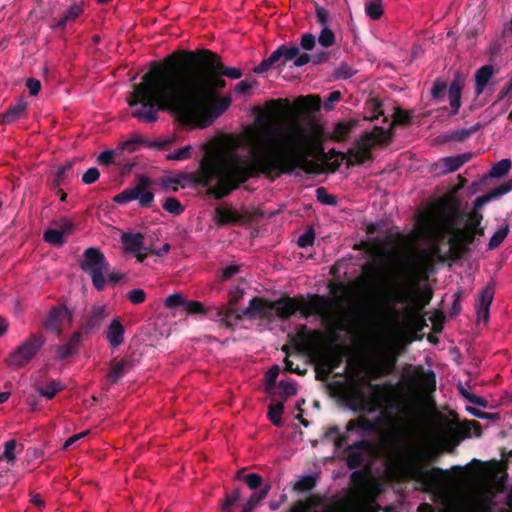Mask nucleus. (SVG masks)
Segmentation results:
<instances>
[{"label": "nucleus", "instance_id": "48", "mask_svg": "<svg viewBox=\"0 0 512 512\" xmlns=\"http://www.w3.org/2000/svg\"><path fill=\"white\" fill-rule=\"evenodd\" d=\"M186 300L183 298L181 294L175 293L169 295L165 300V306L168 308H175L177 306L185 305Z\"/></svg>", "mask_w": 512, "mask_h": 512}, {"label": "nucleus", "instance_id": "1", "mask_svg": "<svg viewBox=\"0 0 512 512\" xmlns=\"http://www.w3.org/2000/svg\"><path fill=\"white\" fill-rule=\"evenodd\" d=\"M289 110L288 100H271L244 137H228L207 147L199 178L217 199L258 173L292 169L321 140V127L315 119L283 121Z\"/></svg>", "mask_w": 512, "mask_h": 512}, {"label": "nucleus", "instance_id": "35", "mask_svg": "<svg viewBox=\"0 0 512 512\" xmlns=\"http://www.w3.org/2000/svg\"><path fill=\"white\" fill-rule=\"evenodd\" d=\"M509 233V225L506 224L505 226L498 229L490 238L488 243V249L493 250L500 246V244L505 240Z\"/></svg>", "mask_w": 512, "mask_h": 512}, {"label": "nucleus", "instance_id": "37", "mask_svg": "<svg viewBox=\"0 0 512 512\" xmlns=\"http://www.w3.org/2000/svg\"><path fill=\"white\" fill-rule=\"evenodd\" d=\"M192 156V146L186 145L167 154L166 159L171 161H183Z\"/></svg>", "mask_w": 512, "mask_h": 512}, {"label": "nucleus", "instance_id": "42", "mask_svg": "<svg viewBox=\"0 0 512 512\" xmlns=\"http://www.w3.org/2000/svg\"><path fill=\"white\" fill-rule=\"evenodd\" d=\"M163 209L173 215H180L184 211V207L181 205V203L178 201V199L174 197L167 198L163 205Z\"/></svg>", "mask_w": 512, "mask_h": 512}, {"label": "nucleus", "instance_id": "39", "mask_svg": "<svg viewBox=\"0 0 512 512\" xmlns=\"http://www.w3.org/2000/svg\"><path fill=\"white\" fill-rule=\"evenodd\" d=\"M61 389L62 385L59 382L53 380L47 383V385L44 387H38L37 392L47 399H52Z\"/></svg>", "mask_w": 512, "mask_h": 512}, {"label": "nucleus", "instance_id": "62", "mask_svg": "<svg viewBox=\"0 0 512 512\" xmlns=\"http://www.w3.org/2000/svg\"><path fill=\"white\" fill-rule=\"evenodd\" d=\"M353 74V70L347 65L340 66L335 72L336 77L339 79H348L352 77Z\"/></svg>", "mask_w": 512, "mask_h": 512}, {"label": "nucleus", "instance_id": "36", "mask_svg": "<svg viewBox=\"0 0 512 512\" xmlns=\"http://www.w3.org/2000/svg\"><path fill=\"white\" fill-rule=\"evenodd\" d=\"M366 14L373 20L379 19L383 14L382 0H372L365 4Z\"/></svg>", "mask_w": 512, "mask_h": 512}, {"label": "nucleus", "instance_id": "28", "mask_svg": "<svg viewBox=\"0 0 512 512\" xmlns=\"http://www.w3.org/2000/svg\"><path fill=\"white\" fill-rule=\"evenodd\" d=\"M462 86L459 80H454L449 87V102L453 114H457L461 106Z\"/></svg>", "mask_w": 512, "mask_h": 512}, {"label": "nucleus", "instance_id": "46", "mask_svg": "<svg viewBox=\"0 0 512 512\" xmlns=\"http://www.w3.org/2000/svg\"><path fill=\"white\" fill-rule=\"evenodd\" d=\"M297 102L308 109L317 110L320 108L321 99L319 96L309 95L306 97H300Z\"/></svg>", "mask_w": 512, "mask_h": 512}, {"label": "nucleus", "instance_id": "7", "mask_svg": "<svg viewBox=\"0 0 512 512\" xmlns=\"http://www.w3.org/2000/svg\"><path fill=\"white\" fill-rule=\"evenodd\" d=\"M296 312L307 318L312 315H319L325 320H331L329 300L325 297L316 296L310 301L303 298H284L275 302H268L262 298H253L248 307L243 309L241 316L248 318L259 317L271 320L274 316L287 319Z\"/></svg>", "mask_w": 512, "mask_h": 512}, {"label": "nucleus", "instance_id": "41", "mask_svg": "<svg viewBox=\"0 0 512 512\" xmlns=\"http://www.w3.org/2000/svg\"><path fill=\"white\" fill-rule=\"evenodd\" d=\"M65 231L49 229L44 233V240L53 245H61L64 242Z\"/></svg>", "mask_w": 512, "mask_h": 512}, {"label": "nucleus", "instance_id": "45", "mask_svg": "<svg viewBox=\"0 0 512 512\" xmlns=\"http://www.w3.org/2000/svg\"><path fill=\"white\" fill-rule=\"evenodd\" d=\"M126 298L134 305H139L145 302L146 293L141 288H135L127 292Z\"/></svg>", "mask_w": 512, "mask_h": 512}, {"label": "nucleus", "instance_id": "56", "mask_svg": "<svg viewBox=\"0 0 512 512\" xmlns=\"http://www.w3.org/2000/svg\"><path fill=\"white\" fill-rule=\"evenodd\" d=\"M316 44L315 36L311 33L304 34L301 38V47L305 50H312Z\"/></svg>", "mask_w": 512, "mask_h": 512}, {"label": "nucleus", "instance_id": "52", "mask_svg": "<svg viewBox=\"0 0 512 512\" xmlns=\"http://www.w3.org/2000/svg\"><path fill=\"white\" fill-rule=\"evenodd\" d=\"M245 482L250 489L255 490L261 486L262 477L259 474L250 473L245 476Z\"/></svg>", "mask_w": 512, "mask_h": 512}, {"label": "nucleus", "instance_id": "16", "mask_svg": "<svg viewBox=\"0 0 512 512\" xmlns=\"http://www.w3.org/2000/svg\"><path fill=\"white\" fill-rule=\"evenodd\" d=\"M72 321V313L65 306H57L49 312L44 326L47 330L60 335L63 329Z\"/></svg>", "mask_w": 512, "mask_h": 512}, {"label": "nucleus", "instance_id": "4", "mask_svg": "<svg viewBox=\"0 0 512 512\" xmlns=\"http://www.w3.org/2000/svg\"><path fill=\"white\" fill-rule=\"evenodd\" d=\"M457 224V208L444 200L435 201L419 213L412 237L428 241L437 251L439 243L449 236L451 248L462 251L473 243L477 233L484 234L479 219H470L462 228Z\"/></svg>", "mask_w": 512, "mask_h": 512}, {"label": "nucleus", "instance_id": "43", "mask_svg": "<svg viewBox=\"0 0 512 512\" xmlns=\"http://www.w3.org/2000/svg\"><path fill=\"white\" fill-rule=\"evenodd\" d=\"M318 42L323 47H331L335 43V35L333 31L328 28L327 26L323 27L319 36H318Z\"/></svg>", "mask_w": 512, "mask_h": 512}, {"label": "nucleus", "instance_id": "60", "mask_svg": "<svg viewBox=\"0 0 512 512\" xmlns=\"http://www.w3.org/2000/svg\"><path fill=\"white\" fill-rule=\"evenodd\" d=\"M114 160V151L113 150H105L100 153L98 156V162L100 164L109 165L113 163Z\"/></svg>", "mask_w": 512, "mask_h": 512}, {"label": "nucleus", "instance_id": "64", "mask_svg": "<svg viewBox=\"0 0 512 512\" xmlns=\"http://www.w3.org/2000/svg\"><path fill=\"white\" fill-rule=\"evenodd\" d=\"M410 293L407 290H399L394 294V301L397 303H408L410 301Z\"/></svg>", "mask_w": 512, "mask_h": 512}, {"label": "nucleus", "instance_id": "21", "mask_svg": "<svg viewBox=\"0 0 512 512\" xmlns=\"http://www.w3.org/2000/svg\"><path fill=\"white\" fill-rule=\"evenodd\" d=\"M84 11L82 3H73L71 4L67 10L63 13V15L56 21L53 22L51 27L53 29H61L64 28L69 23L74 22L77 18H79Z\"/></svg>", "mask_w": 512, "mask_h": 512}, {"label": "nucleus", "instance_id": "19", "mask_svg": "<svg viewBox=\"0 0 512 512\" xmlns=\"http://www.w3.org/2000/svg\"><path fill=\"white\" fill-rule=\"evenodd\" d=\"M494 288L492 285H487L480 293L477 300L476 311L479 321L487 322L489 319V309L494 298Z\"/></svg>", "mask_w": 512, "mask_h": 512}, {"label": "nucleus", "instance_id": "6", "mask_svg": "<svg viewBox=\"0 0 512 512\" xmlns=\"http://www.w3.org/2000/svg\"><path fill=\"white\" fill-rule=\"evenodd\" d=\"M331 311V320H322L328 325L330 341L327 342L325 334L320 330H309L303 326L297 332V338L305 350L312 354L317 366V374L323 379L338 368L346 355V348L342 345L332 342L337 339V331H345L346 327L343 321L338 317L332 304L329 302Z\"/></svg>", "mask_w": 512, "mask_h": 512}, {"label": "nucleus", "instance_id": "23", "mask_svg": "<svg viewBox=\"0 0 512 512\" xmlns=\"http://www.w3.org/2000/svg\"><path fill=\"white\" fill-rule=\"evenodd\" d=\"M495 70L492 65H485L478 69L475 73V93L477 96L484 92L485 87L489 84Z\"/></svg>", "mask_w": 512, "mask_h": 512}, {"label": "nucleus", "instance_id": "57", "mask_svg": "<svg viewBox=\"0 0 512 512\" xmlns=\"http://www.w3.org/2000/svg\"><path fill=\"white\" fill-rule=\"evenodd\" d=\"M469 435L479 437L481 435L480 424L477 421H467L464 425Z\"/></svg>", "mask_w": 512, "mask_h": 512}, {"label": "nucleus", "instance_id": "38", "mask_svg": "<svg viewBox=\"0 0 512 512\" xmlns=\"http://www.w3.org/2000/svg\"><path fill=\"white\" fill-rule=\"evenodd\" d=\"M511 169V161L509 159H502L493 165L490 176L493 178H500L509 173Z\"/></svg>", "mask_w": 512, "mask_h": 512}, {"label": "nucleus", "instance_id": "40", "mask_svg": "<svg viewBox=\"0 0 512 512\" xmlns=\"http://www.w3.org/2000/svg\"><path fill=\"white\" fill-rule=\"evenodd\" d=\"M16 448H17V443L15 440H9V441L5 442L1 459L5 460L9 464L13 465L16 461Z\"/></svg>", "mask_w": 512, "mask_h": 512}, {"label": "nucleus", "instance_id": "50", "mask_svg": "<svg viewBox=\"0 0 512 512\" xmlns=\"http://www.w3.org/2000/svg\"><path fill=\"white\" fill-rule=\"evenodd\" d=\"M315 239V234L312 229L307 230L305 233L299 236L297 240V244L299 247H307L313 244Z\"/></svg>", "mask_w": 512, "mask_h": 512}, {"label": "nucleus", "instance_id": "18", "mask_svg": "<svg viewBox=\"0 0 512 512\" xmlns=\"http://www.w3.org/2000/svg\"><path fill=\"white\" fill-rule=\"evenodd\" d=\"M125 250L132 253L138 262H143L146 258L148 249L144 246V238L141 234L125 233L121 237Z\"/></svg>", "mask_w": 512, "mask_h": 512}, {"label": "nucleus", "instance_id": "12", "mask_svg": "<svg viewBox=\"0 0 512 512\" xmlns=\"http://www.w3.org/2000/svg\"><path fill=\"white\" fill-rule=\"evenodd\" d=\"M43 344V336L41 334H33L9 354L5 363L12 369L23 367L36 356Z\"/></svg>", "mask_w": 512, "mask_h": 512}, {"label": "nucleus", "instance_id": "3", "mask_svg": "<svg viewBox=\"0 0 512 512\" xmlns=\"http://www.w3.org/2000/svg\"><path fill=\"white\" fill-rule=\"evenodd\" d=\"M341 397L353 411L376 413L373 420L359 416L347 423L346 433L339 434L336 426L330 427L325 433L327 440H333L336 448L347 445L346 461L349 468L360 467L369 453V443L364 438L377 432L383 425L391 422L384 396L378 386H373L363 379L350 378L340 390Z\"/></svg>", "mask_w": 512, "mask_h": 512}, {"label": "nucleus", "instance_id": "47", "mask_svg": "<svg viewBox=\"0 0 512 512\" xmlns=\"http://www.w3.org/2000/svg\"><path fill=\"white\" fill-rule=\"evenodd\" d=\"M269 490H270V486L269 485H266L265 487H263L260 491L258 492H254L250 498L248 499V501L246 502L247 505H249L250 507L252 508H255V506L261 501L263 500L264 498H266V496L268 495L269 493Z\"/></svg>", "mask_w": 512, "mask_h": 512}, {"label": "nucleus", "instance_id": "10", "mask_svg": "<svg viewBox=\"0 0 512 512\" xmlns=\"http://www.w3.org/2000/svg\"><path fill=\"white\" fill-rule=\"evenodd\" d=\"M81 268L90 275L97 290H103L106 284L108 263L105 256L96 248H88L84 252Z\"/></svg>", "mask_w": 512, "mask_h": 512}, {"label": "nucleus", "instance_id": "59", "mask_svg": "<svg viewBox=\"0 0 512 512\" xmlns=\"http://www.w3.org/2000/svg\"><path fill=\"white\" fill-rule=\"evenodd\" d=\"M26 87L28 88L30 94L35 96L41 89V83L37 79L29 78L26 80Z\"/></svg>", "mask_w": 512, "mask_h": 512}, {"label": "nucleus", "instance_id": "33", "mask_svg": "<svg viewBox=\"0 0 512 512\" xmlns=\"http://www.w3.org/2000/svg\"><path fill=\"white\" fill-rule=\"evenodd\" d=\"M365 113V119L367 120H374L378 119L380 116H384L382 104L376 99H372L366 103Z\"/></svg>", "mask_w": 512, "mask_h": 512}, {"label": "nucleus", "instance_id": "20", "mask_svg": "<svg viewBox=\"0 0 512 512\" xmlns=\"http://www.w3.org/2000/svg\"><path fill=\"white\" fill-rule=\"evenodd\" d=\"M125 330L119 318L113 319L106 331V339L112 348L119 347L124 342Z\"/></svg>", "mask_w": 512, "mask_h": 512}, {"label": "nucleus", "instance_id": "9", "mask_svg": "<svg viewBox=\"0 0 512 512\" xmlns=\"http://www.w3.org/2000/svg\"><path fill=\"white\" fill-rule=\"evenodd\" d=\"M381 493V485L377 482H364L350 498L342 505L338 512H378L376 503Z\"/></svg>", "mask_w": 512, "mask_h": 512}, {"label": "nucleus", "instance_id": "2", "mask_svg": "<svg viewBox=\"0 0 512 512\" xmlns=\"http://www.w3.org/2000/svg\"><path fill=\"white\" fill-rule=\"evenodd\" d=\"M222 76L239 79L242 72L235 67L224 69L208 50L187 52L186 62L177 68L153 67L133 86L127 101L141 122H155L158 112L167 110L184 124L205 128L211 124L206 118L208 104L225 86Z\"/></svg>", "mask_w": 512, "mask_h": 512}, {"label": "nucleus", "instance_id": "53", "mask_svg": "<svg viewBox=\"0 0 512 512\" xmlns=\"http://www.w3.org/2000/svg\"><path fill=\"white\" fill-rule=\"evenodd\" d=\"M100 173L97 168H89L82 176V181L85 184H92L99 179Z\"/></svg>", "mask_w": 512, "mask_h": 512}, {"label": "nucleus", "instance_id": "32", "mask_svg": "<svg viewBox=\"0 0 512 512\" xmlns=\"http://www.w3.org/2000/svg\"><path fill=\"white\" fill-rule=\"evenodd\" d=\"M128 368L129 364L124 360L113 363L108 374L110 382L116 383L120 378L124 376Z\"/></svg>", "mask_w": 512, "mask_h": 512}, {"label": "nucleus", "instance_id": "13", "mask_svg": "<svg viewBox=\"0 0 512 512\" xmlns=\"http://www.w3.org/2000/svg\"><path fill=\"white\" fill-rule=\"evenodd\" d=\"M149 184L148 178L142 177L135 186L117 194L113 201L117 204H127L137 200L140 206L149 207L154 199V194L148 190Z\"/></svg>", "mask_w": 512, "mask_h": 512}, {"label": "nucleus", "instance_id": "34", "mask_svg": "<svg viewBox=\"0 0 512 512\" xmlns=\"http://www.w3.org/2000/svg\"><path fill=\"white\" fill-rule=\"evenodd\" d=\"M107 308L104 305L94 306L91 311V317L88 322L90 328L100 326L101 322L107 317Z\"/></svg>", "mask_w": 512, "mask_h": 512}, {"label": "nucleus", "instance_id": "61", "mask_svg": "<svg viewBox=\"0 0 512 512\" xmlns=\"http://www.w3.org/2000/svg\"><path fill=\"white\" fill-rule=\"evenodd\" d=\"M274 63H276L275 60H272V54L264 59L255 69V73L260 74L263 72H266Z\"/></svg>", "mask_w": 512, "mask_h": 512}, {"label": "nucleus", "instance_id": "49", "mask_svg": "<svg viewBox=\"0 0 512 512\" xmlns=\"http://www.w3.org/2000/svg\"><path fill=\"white\" fill-rule=\"evenodd\" d=\"M317 199L320 203L326 205H334L336 203L335 197L329 194L324 188H318L316 190Z\"/></svg>", "mask_w": 512, "mask_h": 512}, {"label": "nucleus", "instance_id": "55", "mask_svg": "<svg viewBox=\"0 0 512 512\" xmlns=\"http://www.w3.org/2000/svg\"><path fill=\"white\" fill-rule=\"evenodd\" d=\"M462 395L469 400V402L479 406V407H486L487 406V401L483 398V397H480V396H477L473 393H470V392H467V391H464L462 389Z\"/></svg>", "mask_w": 512, "mask_h": 512}, {"label": "nucleus", "instance_id": "8", "mask_svg": "<svg viewBox=\"0 0 512 512\" xmlns=\"http://www.w3.org/2000/svg\"><path fill=\"white\" fill-rule=\"evenodd\" d=\"M409 114L398 108L395 109L393 120L388 121L384 116V121L387 122V127L375 126L371 132L361 135L360 139L356 141L354 146L349 149L348 162L352 165L361 164L368 160L371 155V149L376 144L387 142L389 139V128L394 122L404 123L409 120Z\"/></svg>", "mask_w": 512, "mask_h": 512}, {"label": "nucleus", "instance_id": "14", "mask_svg": "<svg viewBox=\"0 0 512 512\" xmlns=\"http://www.w3.org/2000/svg\"><path fill=\"white\" fill-rule=\"evenodd\" d=\"M244 290L240 287H235L229 291V300L227 304H222L215 307L216 321L226 327H233L237 324L241 315L234 306L242 299Z\"/></svg>", "mask_w": 512, "mask_h": 512}, {"label": "nucleus", "instance_id": "24", "mask_svg": "<svg viewBox=\"0 0 512 512\" xmlns=\"http://www.w3.org/2000/svg\"><path fill=\"white\" fill-rule=\"evenodd\" d=\"M470 158L471 155L469 153H464L440 159L439 164H441V173L447 174L457 171L463 164L469 161Z\"/></svg>", "mask_w": 512, "mask_h": 512}, {"label": "nucleus", "instance_id": "25", "mask_svg": "<svg viewBox=\"0 0 512 512\" xmlns=\"http://www.w3.org/2000/svg\"><path fill=\"white\" fill-rule=\"evenodd\" d=\"M26 108V101L24 99H19L13 106L0 115V121L2 123L9 124L21 119L25 115Z\"/></svg>", "mask_w": 512, "mask_h": 512}, {"label": "nucleus", "instance_id": "26", "mask_svg": "<svg viewBox=\"0 0 512 512\" xmlns=\"http://www.w3.org/2000/svg\"><path fill=\"white\" fill-rule=\"evenodd\" d=\"M230 103V99L226 97L217 99L215 93L213 99L208 104L206 118L211 119L212 123L215 118L220 116L230 106Z\"/></svg>", "mask_w": 512, "mask_h": 512}, {"label": "nucleus", "instance_id": "15", "mask_svg": "<svg viewBox=\"0 0 512 512\" xmlns=\"http://www.w3.org/2000/svg\"><path fill=\"white\" fill-rule=\"evenodd\" d=\"M493 507V495L484 488L473 489L463 500L457 512H490Z\"/></svg>", "mask_w": 512, "mask_h": 512}, {"label": "nucleus", "instance_id": "17", "mask_svg": "<svg viewBox=\"0 0 512 512\" xmlns=\"http://www.w3.org/2000/svg\"><path fill=\"white\" fill-rule=\"evenodd\" d=\"M272 60H283V63L293 61L294 66L301 67L310 62V56L307 53H300L296 45H282L272 52Z\"/></svg>", "mask_w": 512, "mask_h": 512}, {"label": "nucleus", "instance_id": "11", "mask_svg": "<svg viewBox=\"0 0 512 512\" xmlns=\"http://www.w3.org/2000/svg\"><path fill=\"white\" fill-rule=\"evenodd\" d=\"M390 320L384 333L378 337L379 346L387 353L390 365L393 366L398 355V341L403 336L400 325V313L394 308H389Z\"/></svg>", "mask_w": 512, "mask_h": 512}, {"label": "nucleus", "instance_id": "31", "mask_svg": "<svg viewBox=\"0 0 512 512\" xmlns=\"http://www.w3.org/2000/svg\"><path fill=\"white\" fill-rule=\"evenodd\" d=\"M184 308L190 314H204L210 317L211 319L216 320L215 307L205 309L201 302L194 300H186Z\"/></svg>", "mask_w": 512, "mask_h": 512}, {"label": "nucleus", "instance_id": "30", "mask_svg": "<svg viewBox=\"0 0 512 512\" xmlns=\"http://www.w3.org/2000/svg\"><path fill=\"white\" fill-rule=\"evenodd\" d=\"M357 121L349 120L335 124L332 137L336 140H345L356 126Z\"/></svg>", "mask_w": 512, "mask_h": 512}, {"label": "nucleus", "instance_id": "63", "mask_svg": "<svg viewBox=\"0 0 512 512\" xmlns=\"http://www.w3.org/2000/svg\"><path fill=\"white\" fill-rule=\"evenodd\" d=\"M280 369L277 365L272 366L266 373L265 378L268 384H274L278 375H279Z\"/></svg>", "mask_w": 512, "mask_h": 512}, {"label": "nucleus", "instance_id": "22", "mask_svg": "<svg viewBox=\"0 0 512 512\" xmlns=\"http://www.w3.org/2000/svg\"><path fill=\"white\" fill-rule=\"evenodd\" d=\"M82 340V333L75 332L71 335V337L62 345H58L55 348L56 357L59 359H65L70 355L76 353L79 344Z\"/></svg>", "mask_w": 512, "mask_h": 512}, {"label": "nucleus", "instance_id": "44", "mask_svg": "<svg viewBox=\"0 0 512 512\" xmlns=\"http://www.w3.org/2000/svg\"><path fill=\"white\" fill-rule=\"evenodd\" d=\"M284 405L282 402L270 405L268 416L273 424L279 426L281 424V414L283 412Z\"/></svg>", "mask_w": 512, "mask_h": 512}, {"label": "nucleus", "instance_id": "29", "mask_svg": "<svg viewBox=\"0 0 512 512\" xmlns=\"http://www.w3.org/2000/svg\"><path fill=\"white\" fill-rule=\"evenodd\" d=\"M216 218L219 224H235L241 220V215L231 208H218Z\"/></svg>", "mask_w": 512, "mask_h": 512}, {"label": "nucleus", "instance_id": "51", "mask_svg": "<svg viewBox=\"0 0 512 512\" xmlns=\"http://www.w3.org/2000/svg\"><path fill=\"white\" fill-rule=\"evenodd\" d=\"M341 99L340 91H333L329 94L328 98L323 103V108L326 111H330L334 108L335 103Z\"/></svg>", "mask_w": 512, "mask_h": 512}, {"label": "nucleus", "instance_id": "54", "mask_svg": "<svg viewBox=\"0 0 512 512\" xmlns=\"http://www.w3.org/2000/svg\"><path fill=\"white\" fill-rule=\"evenodd\" d=\"M239 272V266L235 264L228 265L221 270L220 279L222 281H227L235 274Z\"/></svg>", "mask_w": 512, "mask_h": 512}, {"label": "nucleus", "instance_id": "58", "mask_svg": "<svg viewBox=\"0 0 512 512\" xmlns=\"http://www.w3.org/2000/svg\"><path fill=\"white\" fill-rule=\"evenodd\" d=\"M239 491L236 490L232 494L227 495L224 501L222 502V510L228 511L229 508L239 499Z\"/></svg>", "mask_w": 512, "mask_h": 512}, {"label": "nucleus", "instance_id": "5", "mask_svg": "<svg viewBox=\"0 0 512 512\" xmlns=\"http://www.w3.org/2000/svg\"><path fill=\"white\" fill-rule=\"evenodd\" d=\"M425 453L420 441L411 434L398 435L388 453L387 471L396 481L414 480L422 491L439 493L442 489L438 468L424 469Z\"/></svg>", "mask_w": 512, "mask_h": 512}, {"label": "nucleus", "instance_id": "27", "mask_svg": "<svg viewBox=\"0 0 512 512\" xmlns=\"http://www.w3.org/2000/svg\"><path fill=\"white\" fill-rule=\"evenodd\" d=\"M414 382L422 392H429L435 388V375L432 371L415 373Z\"/></svg>", "mask_w": 512, "mask_h": 512}]
</instances>
